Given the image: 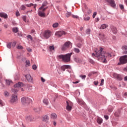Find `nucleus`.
<instances>
[{"mask_svg": "<svg viewBox=\"0 0 127 127\" xmlns=\"http://www.w3.org/2000/svg\"><path fill=\"white\" fill-rule=\"evenodd\" d=\"M73 51L75 52V53H80V49L77 48H74L73 49Z\"/></svg>", "mask_w": 127, "mask_h": 127, "instance_id": "obj_29", "label": "nucleus"}, {"mask_svg": "<svg viewBox=\"0 0 127 127\" xmlns=\"http://www.w3.org/2000/svg\"><path fill=\"white\" fill-rule=\"evenodd\" d=\"M119 7H120L121 9H122V10H123V9H125V7L124 6L123 4H119Z\"/></svg>", "mask_w": 127, "mask_h": 127, "instance_id": "obj_38", "label": "nucleus"}, {"mask_svg": "<svg viewBox=\"0 0 127 127\" xmlns=\"http://www.w3.org/2000/svg\"><path fill=\"white\" fill-rule=\"evenodd\" d=\"M104 118L106 120H109V116H107V115H104Z\"/></svg>", "mask_w": 127, "mask_h": 127, "instance_id": "obj_61", "label": "nucleus"}, {"mask_svg": "<svg viewBox=\"0 0 127 127\" xmlns=\"http://www.w3.org/2000/svg\"><path fill=\"white\" fill-rule=\"evenodd\" d=\"M65 34H66V32H65V31H58L55 33V35H56V36L57 37H61L62 35H65Z\"/></svg>", "mask_w": 127, "mask_h": 127, "instance_id": "obj_10", "label": "nucleus"}, {"mask_svg": "<svg viewBox=\"0 0 127 127\" xmlns=\"http://www.w3.org/2000/svg\"><path fill=\"white\" fill-rule=\"evenodd\" d=\"M108 26H109V25H108L106 24H103L101 25L100 29H105L106 27H108Z\"/></svg>", "mask_w": 127, "mask_h": 127, "instance_id": "obj_22", "label": "nucleus"}, {"mask_svg": "<svg viewBox=\"0 0 127 127\" xmlns=\"http://www.w3.org/2000/svg\"><path fill=\"white\" fill-rule=\"evenodd\" d=\"M77 103L79 105H80V106H85V102H84V101L82 100L78 99Z\"/></svg>", "mask_w": 127, "mask_h": 127, "instance_id": "obj_18", "label": "nucleus"}, {"mask_svg": "<svg viewBox=\"0 0 127 127\" xmlns=\"http://www.w3.org/2000/svg\"><path fill=\"white\" fill-rule=\"evenodd\" d=\"M9 95V94L8 93V92L7 91H5L4 92V96L5 97H8Z\"/></svg>", "mask_w": 127, "mask_h": 127, "instance_id": "obj_48", "label": "nucleus"}, {"mask_svg": "<svg viewBox=\"0 0 127 127\" xmlns=\"http://www.w3.org/2000/svg\"><path fill=\"white\" fill-rule=\"evenodd\" d=\"M86 34H90L91 33V29H87L86 30Z\"/></svg>", "mask_w": 127, "mask_h": 127, "instance_id": "obj_37", "label": "nucleus"}, {"mask_svg": "<svg viewBox=\"0 0 127 127\" xmlns=\"http://www.w3.org/2000/svg\"><path fill=\"white\" fill-rule=\"evenodd\" d=\"M12 31L14 33H17V32H18V28L16 27H13L12 28Z\"/></svg>", "mask_w": 127, "mask_h": 127, "instance_id": "obj_26", "label": "nucleus"}, {"mask_svg": "<svg viewBox=\"0 0 127 127\" xmlns=\"http://www.w3.org/2000/svg\"><path fill=\"white\" fill-rule=\"evenodd\" d=\"M26 64L27 66H30V62L29 61H26Z\"/></svg>", "mask_w": 127, "mask_h": 127, "instance_id": "obj_49", "label": "nucleus"}, {"mask_svg": "<svg viewBox=\"0 0 127 127\" xmlns=\"http://www.w3.org/2000/svg\"><path fill=\"white\" fill-rule=\"evenodd\" d=\"M24 86V84H23V82H19L17 83L14 85V87L15 88H13L12 89V93L14 94V95H16V94H17V92H18V90H17V89L22 88V87H23ZM15 88H17V89Z\"/></svg>", "mask_w": 127, "mask_h": 127, "instance_id": "obj_3", "label": "nucleus"}, {"mask_svg": "<svg viewBox=\"0 0 127 127\" xmlns=\"http://www.w3.org/2000/svg\"><path fill=\"white\" fill-rule=\"evenodd\" d=\"M127 56H122L119 59L120 62L118 63V65H124V64H127Z\"/></svg>", "mask_w": 127, "mask_h": 127, "instance_id": "obj_5", "label": "nucleus"}, {"mask_svg": "<svg viewBox=\"0 0 127 127\" xmlns=\"http://www.w3.org/2000/svg\"><path fill=\"white\" fill-rule=\"evenodd\" d=\"M51 35H52V33L50 30H46L43 34V36L45 39H48Z\"/></svg>", "mask_w": 127, "mask_h": 127, "instance_id": "obj_6", "label": "nucleus"}, {"mask_svg": "<svg viewBox=\"0 0 127 127\" xmlns=\"http://www.w3.org/2000/svg\"><path fill=\"white\" fill-rule=\"evenodd\" d=\"M104 81H105V80H104V79H101L100 86H103L104 85Z\"/></svg>", "mask_w": 127, "mask_h": 127, "instance_id": "obj_45", "label": "nucleus"}, {"mask_svg": "<svg viewBox=\"0 0 127 127\" xmlns=\"http://www.w3.org/2000/svg\"><path fill=\"white\" fill-rule=\"evenodd\" d=\"M5 82H6V85L9 86L10 85V83H11V80L6 79Z\"/></svg>", "mask_w": 127, "mask_h": 127, "instance_id": "obj_31", "label": "nucleus"}, {"mask_svg": "<svg viewBox=\"0 0 127 127\" xmlns=\"http://www.w3.org/2000/svg\"><path fill=\"white\" fill-rule=\"evenodd\" d=\"M59 26V23H58V22L54 23L52 25L53 28H57V27H58Z\"/></svg>", "mask_w": 127, "mask_h": 127, "instance_id": "obj_28", "label": "nucleus"}, {"mask_svg": "<svg viewBox=\"0 0 127 127\" xmlns=\"http://www.w3.org/2000/svg\"><path fill=\"white\" fill-rule=\"evenodd\" d=\"M111 31L114 33V34H117L118 33V30L117 28L113 25L110 26Z\"/></svg>", "mask_w": 127, "mask_h": 127, "instance_id": "obj_13", "label": "nucleus"}, {"mask_svg": "<svg viewBox=\"0 0 127 127\" xmlns=\"http://www.w3.org/2000/svg\"><path fill=\"white\" fill-rule=\"evenodd\" d=\"M43 102L44 104V105H46V106H47L49 104V101H48V99H44L43 100Z\"/></svg>", "mask_w": 127, "mask_h": 127, "instance_id": "obj_24", "label": "nucleus"}, {"mask_svg": "<svg viewBox=\"0 0 127 127\" xmlns=\"http://www.w3.org/2000/svg\"><path fill=\"white\" fill-rule=\"evenodd\" d=\"M15 45H16V43L15 42H13L12 44V47H15Z\"/></svg>", "mask_w": 127, "mask_h": 127, "instance_id": "obj_55", "label": "nucleus"}, {"mask_svg": "<svg viewBox=\"0 0 127 127\" xmlns=\"http://www.w3.org/2000/svg\"><path fill=\"white\" fill-rule=\"evenodd\" d=\"M92 74H93V72H89L88 75V77H91L92 76Z\"/></svg>", "mask_w": 127, "mask_h": 127, "instance_id": "obj_63", "label": "nucleus"}, {"mask_svg": "<svg viewBox=\"0 0 127 127\" xmlns=\"http://www.w3.org/2000/svg\"><path fill=\"white\" fill-rule=\"evenodd\" d=\"M6 47L8 48L9 49H10L11 48V42H9L6 44Z\"/></svg>", "mask_w": 127, "mask_h": 127, "instance_id": "obj_32", "label": "nucleus"}, {"mask_svg": "<svg viewBox=\"0 0 127 127\" xmlns=\"http://www.w3.org/2000/svg\"><path fill=\"white\" fill-rule=\"evenodd\" d=\"M115 117H117V118H119L120 116H121V111L120 110H118L117 112H116L114 114Z\"/></svg>", "mask_w": 127, "mask_h": 127, "instance_id": "obj_21", "label": "nucleus"}, {"mask_svg": "<svg viewBox=\"0 0 127 127\" xmlns=\"http://www.w3.org/2000/svg\"><path fill=\"white\" fill-rule=\"evenodd\" d=\"M21 7L22 10H25V8H26V7L24 6V5H22Z\"/></svg>", "mask_w": 127, "mask_h": 127, "instance_id": "obj_47", "label": "nucleus"}, {"mask_svg": "<svg viewBox=\"0 0 127 127\" xmlns=\"http://www.w3.org/2000/svg\"><path fill=\"white\" fill-rule=\"evenodd\" d=\"M28 39H29L31 41H32L33 40V38H32V36L30 35H28L27 36Z\"/></svg>", "mask_w": 127, "mask_h": 127, "instance_id": "obj_35", "label": "nucleus"}, {"mask_svg": "<svg viewBox=\"0 0 127 127\" xmlns=\"http://www.w3.org/2000/svg\"><path fill=\"white\" fill-rule=\"evenodd\" d=\"M106 1L110 3L111 6L112 7H116V2L114 0H105Z\"/></svg>", "mask_w": 127, "mask_h": 127, "instance_id": "obj_11", "label": "nucleus"}, {"mask_svg": "<svg viewBox=\"0 0 127 127\" xmlns=\"http://www.w3.org/2000/svg\"><path fill=\"white\" fill-rule=\"evenodd\" d=\"M21 102L24 106H27V105L30 104V103L32 102V100L29 97H22L21 99Z\"/></svg>", "mask_w": 127, "mask_h": 127, "instance_id": "obj_4", "label": "nucleus"}, {"mask_svg": "<svg viewBox=\"0 0 127 127\" xmlns=\"http://www.w3.org/2000/svg\"><path fill=\"white\" fill-rule=\"evenodd\" d=\"M72 53H67L65 55H60L58 56L59 59H62L63 62H70L71 61Z\"/></svg>", "mask_w": 127, "mask_h": 127, "instance_id": "obj_2", "label": "nucleus"}, {"mask_svg": "<svg viewBox=\"0 0 127 127\" xmlns=\"http://www.w3.org/2000/svg\"><path fill=\"white\" fill-rule=\"evenodd\" d=\"M113 77L115 79H116L117 81H122L123 79H124V76L122 74H118V73H114Z\"/></svg>", "mask_w": 127, "mask_h": 127, "instance_id": "obj_8", "label": "nucleus"}, {"mask_svg": "<svg viewBox=\"0 0 127 127\" xmlns=\"http://www.w3.org/2000/svg\"><path fill=\"white\" fill-rule=\"evenodd\" d=\"M47 4H48V2L47 1H44L42 6L39 8V9H42V8H43L45 6H46Z\"/></svg>", "mask_w": 127, "mask_h": 127, "instance_id": "obj_17", "label": "nucleus"}, {"mask_svg": "<svg viewBox=\"0 0 127 127\" xmlns=\"http://www.w3.org/2000/svg\"><path fill=\"white\" fill-rule=\"evenodd\" d=\"M20 15V14L19 13V11H17L16 12V16H19Z\"/></svg>", "mask_w": 127, "mask_h": 127, "instance_id": "obj_58", "label": "nucleus"}, {"mask_svg": "<svg viewBox=\"0 0 127 127\" xmlns=\"http://www.w3.org/2000/svg\"><path fill=\"white\" fill-rule=\"evenodd\" d=\"M0 17H3V18H7V14L5 13H0Z\"/></svg>", "mask_w": 127, "mask_h": 127, "instance_id": "obj_20", "label": "nucleus"}, {"mask_svg": "<svg viewBox=\"0 0 127 127\" xmlns=\"http://www.w3.org/2000/svg\"><path fill=\"white\" fill-rule=\"evenodd\" d=\"M83 19H84V20H85V21H89V20H90V17H84L83 18Z\"/></svg>", "mask_w": 127, "mask_h": 127, "instance_id": "obj_40", "label": "nucleus"}, {"mask_svg": "<svg viewBox=\"0 0 127 127\" xmlns=\"http://www.w3.org/2000/svg\"><path fill=\"white\" fill-rule=\"evenodd\" d=\"M72 17H73V18H79V16H78L75 15H72Z\"/></svg>", "mask_w": 127, "mask_h": 127, "instance_id": "obj_57", "label": "nucleus"}, {"mask_svg": "<svg viewBox=\"0 0 127 127\" xmlns=\"http://www.w3.org/2000/svg\"><path fill=\"white\" fill-rule=\"evenodd\" d=\"M72 47V43L70 41L66 42L63 46L62 50H66L69 47Z\"/></svg>", "mask_w": 127, "mask_h": 127, "instance_id": "obj_9", "label": "nucleus"}, {"mask_svg": "<svg viewBox=\"0 0 127 127\" xmlns=\"http://www.w3.org/2000/svg\"><path fill=\"white\" fill-rule=\"evenodd\" d=\"M41 80L42 82H43V83H44V82H45V79H44V78L42 77L41 78Z\"/></svg>", "mask_w": 127, "mask_h": 127, "instance_id": "obj_62", "label": "nucleus"}, {"mask_svg": "<svg viewBox=\"0 0 127 127\" xmlns=\"http://www.w3.org/2000/svg\"><path fill=\"white\" fill-rule=\"evenodd\" d=\"M49 120V117L47 115H45L42 117L43 122H47Z\"/></svg>", "mask_w": 127, "mask_h": 127, "instance_id": "obj_19", "label": "nucleus"}, {"mask_svg": "<svg viewBox=\"0 0 127 127\" xmlns=\"http://www.w3.org/2000/svg\"><path fill=\"white\" fill-rule=\"evenodd\" d=\"M17 49H23V47L22 46H18L17 47Z\"/></svg>", "mask_w": 127, "mask_h": 127, "instance_id": "obj_54", "label": "nucleus"}, {"mask_svg": "<svg viewBox=\"0 0 127 127\" xmlns=\"http://www.w3.org/2000/svg\"><path fill=\"white\" fill-rule=\"evenodd\" d=\"M87 12L89 14H91V13H92V10L91 9L88 10Z\"/></svg>", "mask_w": 127, "mask_h": 127, "instance_id": "obj_60", "label": "nucleus"}, {"mask_svg": "<svg viewBox=\"0 0 127 127\" xmlns=\"http://www.w3.org/2000/svg\"><path fill=\"white\" fill-rule=\"evenodd\" d=\"M66 105H67L66 106L67 111H71V110H72V107L71 106L69 102H68V101H66Z\"/></svg>", "mask_w": 127, "mask_h": 127, "instance_id": "obj_16", "label": "nucleus"}, {"mask_svg": "<svg viewBox=\"0 0 127 127\" xmlns=\"http://www.w3.org/2000/svg\"><path fill=\"white\" fill-rule=\"evenodd\" d=\"M96 15H97V12H94L92 15L93 18H95L96 17Z\"/></svg>", "mask_w": 127, "mask_h": 127, "instance_id": "obj_53", "label": "nucleus"}, {"mask_svg": "<svg viewBox=\"0 0 127 127\" xmlns=\"http://www.w3.org/2000/svg\"><path fill=\"white\" fill-rule=\"evenodd\" d=\"M100 38H101V39H102V40H104V39H105V35L103 34L100 35Z\"/></svg>", "mask_w": 127, "mask_h": 127, "instance_id": "obj_39", "label": "nucleus"}, {"mask_svg": "<svg viewBox=\"0 0 127 127\" xmlns=\"http://www.w3.org/2000/svg\"><path fill=\"white\" fill-rule=\"evenodd\" d=\"M97 123L99 125H101V124H102L103 123V119L101 118H98L97 119Z\"/></svg>", "mask_w": 127, "mask_h": 127, "instance_id": "obj_27", "label": "nucleus"}, {"mask_svg": "<svg viewBox=\"0 0 127 127\" xmlns=\"http://www.w3.org/2000/svg\"><path fill=\"white\" fill-rule=\"evenodd\" d=\"M26 120H28V122H31V121H32V118L31 116H29L26 117Z\"/></svg>", "mask_w": 127, "mask_h": 127, "instance_id": "obj_33", "label": "nucleus"}, {"mask_svg": "<svg viewBox=\"0 0 127 127\" xmlns=\"http://www.w3.org/2000/svg\"><path fill=\"white\" fill-rule=\"evenodd\" d=\"M113 107L110 106V108H109V109H108V111L110 112V113H112V112H113Z\"/></svg>", "mask_w": 127, "mask_h": 127, "instance_id": "obj_52", "label": "nucleus"}, {"mask_svg": "<svg viewBox=\"0 0 127 127\" xmlns=\"http://www.w3.org/2000/svg\"><path fill=\"white\" fill-rule=\"evenodd\" d=\"M88 61L90 63H91V64H95V62H94V61H93V60L90 59L88 60Z\"/></svg>", "mask_w": 127, "mask_h": 127, "instance_id": "obj_41", "label": "nucleus"}, {"mask_svg": "<svg viewBox=\"0 0 127 127\" xmlns=\"http://www.w3.org/2000/svg\"><path fill=\"white\" fill-rule=\"evenodd\" d=\"M107 56H108V57H112V56H112V55H111L110 53H107L106 54V56H105V57H107Z\"/></svg>", "mask_w": 127, "mask_h": 127, "instance_id": "obj_43", "label": "nucleus"}, {"mask_svg": "<svg viewBox=\"0 0 127 127\" xmlns=\"http://www.w3.org/2000/svg\"><path fill=\"white\" fill-rule=\"evenodd\" d=\"M49 49H50V50H51V51H52V50H54V46H50Z\"/></svg>", "mask_w": 127, "mask_h": 127, "instance_id": "obj_46", "label": "nucleus"}, {"mask_svg": "<svg viewBox=\"0 0 127 127\" xmlns=\"http://www.w3.org/2000/svg\"><path fill=\"white\" fill-rule=\"evenodd\" d=\"M51 119H53L54 120L57 118V115L55 113H53L51 115Z\"/></svg>", "mask_w": 127, "mask_h": 127, "instance_id": "obj_25", "label": "nucleus"}, {"mask_svg": "<svg viewBox=\"0 0 127 127\" xmlns=\"http://www.w3.org/2000/svg\"><path fill=\"white\" fill-rule=\"evenodd\" d=\"M94 85H95V86H98V84H99V82L95 81L94 82Z\"/></svg>", "mask_w": 127, "mask_h": 127, "instance_id": "obj_56", "label": "nucleus"}, {"mask_svg": "<svg viewBox=\"0 0 127 127\" xmlns=\"http://www.w3.org/2000/svg\"><path fill=\"white\" fill-rule=\"evenodd\" d=\"M34 112H36V113H40L41 109L40 108H34Z\"/></svg>", "mask_w": 127, "mask_h": 127, "instance_id": "obj_30", "label": "nucleus"}, {"mask_svg": "<svg viewBox=\"0 0 127 127\" xmlns=\"http://www.w3.org/2000/svg\"><path fill=\"white\" fill-rule=\"evenodd\" d=\"M104 49L102 48H100V50L98 51H95L96 55L94 53L92 54V56H96L98 58L99 61H101L103 63H107V60L105 55H106V52H104Z\"/></svg>", "mask_w": 127, "mask_h": 127, "instance_id": "obj_1", "label": "nucleus"}, {"mask_svg": "<svg viewBox=\"0 0 127 127\" xmlns=\"http://www.w3.org/2000/svg\"><path fill=\"white\" fill-rule=\"evenodd\" d=\"M38 14L39 16H41V17H44L45 16V13L38 10Z\"/></svg>", "mask_w": 127, "mask_h": 127, "instance_id": "obj_15", "label": "nucleus"}, {"mask_svg": "<svg viewBox=\"0 0 127 127\" xmlns=\"http://www.w3.org/2000/svg\"><path fill=\"white\" fill-rule=\"evenodd\" d=\"M48 8V6H47V7H44V8H42V11H45V10H46V9H47V8Z\"/></svg>", "mask_w": 127, "mask_h": 127, "instance_id": "obj_59", "label": "nucleus"}, {"mask_svg": "<svg viewBox=\"0 0 127 127\" xmlns=\"http://www.w3.org/2000/svg\"><path fill=\"white\" fill-rule=\"evenodd\" d=\"M74 61H75L76 63H81V62H82V60L79 58H74Z\"/></svg>", "mask_w": 127, "mask_h": 127, "instance_id": "obj_23", "label": "nucleus"}, {"mask_svg": "<svg viewBox=\"0 0 127 127\" xmlns=\"http://www.w3.org/2000/svg\"><path fill=\"white\" fill-rule=\"evenodd\" d=\"M25 78H26V80L28 81V82H29L30 83H32V81H33V78L32 77H31V75H30V74H28L25 75Z\"/></svg>", "mask_w": 127, "mask_h": 127, "instance_id": "obj_12", "label": "nucleus"}, {"mask_svg": "<svg viewBox=\"0 0 127 127\" xmlns=\"http://www.w3.org/2000/svg\"><path fill=\"white\" fill-rule=\"evenodd\" d=\"M123 54H127V50L123 51Z\"/></svg>", "mask_w": 127, "mask_h": 127, "instance_id": "obj_64", "label": "nucleus"}, {"mask_svg": "<svg viewBox=\"0 0 127 127\" xmlns=\"http://www.w3.org/2000/svg\"><path fill=\"white\" fill-rule=\"evenodd\" d=\"M122 50L123 51H125V50H127V46H124L122 47Z\"/></svg>", "mask_w": 127, "mask_h": 127, "instance_id": "obj_44", "label": "nucleus"}, {"mask_svg": "<svg viewBox=\"0 0 127 127\" xmlns=\"http://www.w3.org/2000/svg\"><path fill=\"white\" fill-rule=\"evenodd\" d=\"M71 12H67L66 13V17H69V16H70V15H71Z\"/></svg>", "mask_w": 127, "mask_h": 127, "instance_id": "obj_51", "label": "nucleus"}, {"mask_svg": "<svg viewBox=\"0 0 127 127\" xmlns=\"http://www.w3.org/2000/svg\"><path fill=\"white\" fill-rule=\"evenodd\" d=\"M32 69H33V70H36L37 69V66H36V64H33L32 65Z\"/></svg>", "mask_w": 127, "mask_h": 127, "instance_id": "obj_42", "label": "nucleus"}, {"mask_svg": "<svg viewBox=\"0 0 127 127\" xmlns=\"http://www.w3.org/2000/svg\"><path fill=\"white\" fill-rule=\"evenodd\" d=\"M82 46L83 45L80 43H78L76 44V47H78V48H82Z\"/></svg>", "mask_w": 127, "mask_h": 127, "instance_id": "obj_34", "label": "nucleus"}, {"mask_svg": "<svg viewBox=\"0 0 127 127\" xmlns=\"http://www.w3.org/2000/svg\"><path fill=\"white\" fill-rule=\"evenodd\" d=\"M22 19L23 21H24L25 22H26V16H23L22 17Z\"/></svg>", "mask_w": 127, "mask_h": 127, "instance_id": "obj_50", "label": "nucleus"}, {"mask_svg": "<svg viewBox=\"0 0 127 127\" xmlns=\"http://www.w3.org/2000/svg\"><path fill=\"white\" fill-rule=\"evenodd\" d=\"M79 77L80 78H81L82 80H85V79H86V75H79Z\"/></svg>", "mask_w": 127, "mask_h": 127, "instance_id": "obj_36", "label": "nucleus"}, {"mask_svg": "<svg viewBox=\"0 0 127 127\" xmlns=\"http://www.w3.org/2000/svg\"><path fill=\"white\" fill-rule=\"evenodd\" d=\"M66 69H71V65H64L61 66V69L64 71L66 70Z\"/></svg>", "mask_w": 127, "mask_h": 127, "instance_id": "obj_14", "label": "nucleus"}, {"mask_svg": "<svg viewBox=\"0 0 127 127\" xmlns=\"http://www.w3.org/2000/svg\"><path fill=\"white\" fill-rule=\"evenodd\" d=\"M10 102L11 104H16L17 103V94H12Z\"/></svg>", "mask_w": 127, "mask_h": 127, "instance_id": "obj_7", "label": "nucleus"}]
</instances>
